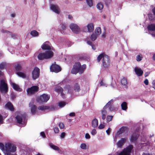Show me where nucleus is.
Returning a JSON list of instances; mask_svg holds the SVG:
<instances>
[{
    "label": "nucleus",
    "mask_w": 155,
    "mask_h": 155,
    "mask_svg": "<svg viewBox=\"0 0 155 155\" xmlns=\"http://www.w3.org/2000/svg\"><path fill=\"white\" fill-rule=\"evenodd\" d=\"M102 58V66L103 68L105 69L108 68L110 65V60L109 57L104 53H102L97 57V60L99 62Z\"/></svg>",
    "instance_id": "nucleus-1"
},
{
    "label": "nucleus",
    "mask_w": 155,
    "mask_h": 155,
    "mask_svg": "<svg viewBox=\"0 0 155 155\" xmlns=\"http://www.w3.org/2000/svg\"><path fill=\"white\" fill-rule=\"evenodd\" d=\"M86 67V65L85 64L81 66L80 63H75L71 70V73L76 74L78 73L79 74H81L84 72Z\"/></svg>",
    "instance_id": "nucleus-2"
},
{
    "label": "nucleus",
    "mask_w": 155,
    "mask_h": 155,
    "mask_svg": "<svg viewBox=\"0 0 155 155\" xmlns=\"http://www.w3.org/2000/svg\"><path fill=\"white\" fill-rule=\"evenodd\" d=\"M54 55V53L50 51H46L45 52L41 53L38 55V59L40 60L45 59H49L52 58Z\"/></svg>",
    "instance_id": "nucleus-3"
},
{
    "label": "nucleus",
    "mask_w": 155,
    "mask_h": 155,
    "mask_svg": "<svg viewBox=\"0 0 155 155\" xmlns=\"http://www.w3.org/2000/svg\"><path fill=\"white\" fill-rule=\"evenodd\" d=\"M8 88L7 81L5 79L0 80V91L2 93L6 94L8 92Z\"/></svg>",
    "instance_id": "nucleus-4"
},
{
    "label": "nucleus",
    "mask_w": 155,
    "mask_h": 155,
    "mask_svg": "<svg viewBox=\"0 0 155 155\" xmlns=\"http://www.w3.org/2000/svg\"><path fill=\"white\" fill-rule=\"evenodd\" d=\"M5 148L6 152L13 153L16 150V145L10 143H7L5 144Z\"/></svg>",
    "instance_id": "nucleus-5"
},
{
    "label": "nucleus",
    "mask_w": 155,
    "mask_h": 155,
    "mask_svg": "<svg viewBox=\"0 0 155 155\" xmlns=\"http://www.w3.org/2000/svg\"><path fill=\"white\" fill-rule=\"evenodd\" d=\"M133 148L132 145H130L120 152L118 155H131L132 150Z\"/></svg>",
    "instance_id": "nucleus-6"
},
{
    "label": "nucleus",
    "mask_w": 155,
    "mask_h": 155,
    "mask_svg": "<svg viewBox=\"0 0 155 155\" xmlns=\"http://www.w3.org/2000/svg\"><path fill=\"white\" fill-rule=\"evenodd\" d=\"M50 96L47 94H43L38 97L37 98V101L40 103L47 102L49 99Z\"/></svg>",
    "instance_id": "nucleus-7"
},
{
    "label": "nucleus",
    "mask_w": 155,
    "mask_h": 155,
    "mask_svg": "<svg viewBox=\"0 0 155 155\" xmlns=\"http://www.w3.org/2000/svg\"><path fill=\"white\" fill-rule=\"evenodd\" d=\"M39 90V88L37 86H33L30 88H28L27 91L28 94L31 95L34 94L38 92Z\"/></svg>",
    "instance_id": "nucleus-8"
},
{
    "label": "nucleus",
    "mask_w": 155,
    "mask_h": 155,
    "mask_svg": "<svg viewBox=\"0 0 155 155\" xmlns=\"http://www.w3.org/2000/svg\"><path fill=\"white\" fill-rule=\"evenodd\" d=\"M39 69L37 67H35L32 72V77L33 79L35 80L38 78L39 77Z\"/></svg>",
    "instance_id": "nucleus-9"
},
{
    "label": "nucleus",
    "mask_w": 155,
    "mask_h": 155,
    "mask_svg": "<svg viewBox=\"0 0 155 155\" xmlns=\"http://www.w3.org/2000/svg\"><path fill=\"white\" fill-rule=\"evenodd\" d=\"M50 69L51 71L55 73H58L61 71L60 66L55 64H53L51 66Z\"/></svg>",
    "instance_id": "nucleus-10"
},
{
    "label": "nucleus",
    "mask_w": 155,
    "mask_h": 155,
    "mask_svg": "<svg viewBox=\"0 0 155 155\" xmlns=\"http://www.w3.org/2000/svg\"><path fill=\"white\" fill-rule=\"evenodd\" d=\"M70 27L72 31L75 33L78 34L80 31V28L79 26L76 24H71L70 25Z\"/></svg>",
    "instance_id": "nucleus-11"
},
{
    "label": "nucleus",
    "mask_w": 155,
    "mask_h": 155,
    "mask_svg": "<svg viewBox=\"0 0 155 155\" xmlns=\"http://www.w3.org/2000/svg\"><path fill=\"white\" fill-rule=\"evenodd\" d=\"M129 129L127 127L123 126L121 127L118 131L117 132V134L120 135V134L124 133H127L128 132Z\"/></svg>",
    "instance_id": "nucleus-12"
},
{
    "label": "nucleus",
    "mask_w": 155,
    "mask_h": 155,
    "mask_svg": "<svg viewBox=\"0 0 155 155\" xmlns=\"http://www.w3.org/2000/svg\"><path fill=\"white\" fill-rule=\"evenodd\" d=\"M50 8L51 10L55 13L58 14L60 11V9L57 5L51 4L50 5Z\"/></svg>",
    "instance_id": "nucleus-13"
},
{
    "label": "nucleus",
    "mask_w": 155,
    "mask_h": 155,
    "mask_svg": "<svg viewBox=\"0 0 155 155\" xmlns=\"http://www.w3.org/2000/svg\"><path fill=\"white\" fill-rule=\"evenodd\" d=\"M25 117L24 114H19L17 115L15 117L17 122L19 124H21L22 122V118Z\"/></svg>",
    "instance_id": "nucleus-14"
},
{
    "label": "nucleus",
    "mask_w": 155,
    "mask_h": 155,
    "mask_svg": "<svg viewBox=\"0 0 155 155\" xmlns=\"http://www.w3.org/2000/svg\"><path fill=\"white\" fill-rule=\"evenodd\" d=\"M126 141V138H121L117 143V145L118 147L120 148L121 147Z\"/></svg>",
    "instance_id": "nucleus-15"
},
{
    "label": "nucleus",
    "mask_w": 155,
    "mask_h": 155,
    "mask_svg": "<svg viewBox=\"0 0 155 155\" xmlns=\"http://www.w3.org/2000/svg\"><path fill=\"white\" fill-rule=\"evenodd\" d=\"M5 107L6 109L9 110L11 111H13L14 108L12 104L10 102H8L5 105Z\"/></svg>",
    "instance_id": "nucleus-16"
},
{
    "label": "nucleus",
    "mask_w": 155,
    "mask_h": 155,
    "mask_svg": "<svg viewBox=\"0 0 155 155\" xmlns=\"http://www.w3.org/2000/svg\"><path fill=\"white\" fill-rule=\"evenodd\" d=\"M139 137L138 134L134 132L131 135L130 138V141L131 142L136 141Z\"/></svg>",
    "instance_id": "nucleus-17"
},
{
    "label": "nucleus",
    "mask_w": 155,
    "mask_h": 155,
    "mask_svg": "<svg viewBox=\"0 0 155 155\" xmlns=\"http://www.w3.org/2000/svg\"><path fill=\"white\" fill-rule=\"evenodd\" d=\"M55 90L58 93H61V96L63 98L64 97V94L63 93V90L61 87L60 86H58L56 87L55 88Z\"/></svg>",
    "instance_id": "nucleus-18"
},
{
    "label": "nucleus",
    "mask_w": 155,
    "mask_h": 155,
    "mask_svg": "<svg viewBox=\"0 0 155 155\" xmlns=\"http://www.w3.org/2000/svg\"><path fill=\"white\" fill-rule=\"evenodd\" d=\"M134 70L136 74L138 76H141L143 73V71L140 68H136Z\"/></svg>",
    "instance_id": "nucleus-19"
},
{
    "label": "nucleus",
    "mask_w": 155,
    "mask_h": 155,
    "mask_svg": "<svg viewBox=\"0 0 155 155\" xmlns=\"http://www.w3.org/2000/svg\"><path fill=\"white\" fill-rule=\"evenodd\" d=\"M11 85L13 88L15 90L17 91H21V89L20 88L19 86L16 84L12 82Z\"/></svg>",
    "instance_id": "nucleus-20"
},
{
    "label": "nucleus",
    "mask_w": 155,
    "mask_h": 155,
    "mask_svg": "<svg viewBox=\"0 0 155 155\" xmlns=\"http://www.w3.org/2000/svg\"><path fill=\"white\" fill-rule=\"evenodd\" d=\"M120 83L126 88H127V79L125 78L124 77L120 81Z\"/></svg>",
    "instance_id": "nucleus-21"
},
{
    "label": "nucleus",
    "mask_w": 155,
    "mask_h": 155,
    "mask_svg": "<svg viewBox=\"0 0 155 155\" xmlns=\"http://www.w3.org/2000/svg\"><path fill=\"white\" fill-rule=\"evenodd\" d=\"M73 88L75 91L79 92L81 90L80 86L78 83H75L74 84Z\"/></svg>",
    "instance_id": "nucleus-22"
},
{
    "label": "nucleus",
    "mask_w": 155,
    "mask_h": 155,
    "mask_svg": "<svg viewBox=\"0 0 155 155\" xmlns=\"http://www.w3.org/2000/svg\"><path fill=\"white\" fill-rule=\"evenodd\" d=\"M98 126V121L96 118L94 119L92 121V126L95 128L97 127Z\"/></svg>",
    "instance_id": "nucleus-23"
},
{
    "label": "nucleus",
    "mask_w": 155,
    "mask_h": 155,
    "mask_svg": "<svg viewBox=\"0 0 155 155\" xmlns=\"http://www.w3.org/2000/svg\"><path fill=\"white\" fill-rule=\"evenodd\" d=\"M147 28L150 31H155V24H151L148 25L147 26Z\"/></svg>",
    "instance_id": "nucleus-24"
},
{
    "label": "nucleus",
    "mask_w": 155,
    "mask_h": 155,
    "mask_svg": "<svg viewBox=\"0 0 155 155\" xmlns=\"http://www.w3.org/2000/svg\"><path fill=\"white\" fill-rule=\"evenodd\" d=\"M88 31L89 32H92L94 29V25L93 23H90L87 25Z\"/></svg>",
    "instance_id": "nucleus-25"
},
{
    "label": "nucleus",
    "mask_w": 155,
    "mask_h": 155,
    "mask_svg": "<svg viewBox=\"0 0 155 155\" xmlns=\"http://www.w3.org/2000/svg\"><path fill=\"white\" fill-rule=\"evenodd\" d=\"M30 107H31V113L33 114H35L37 111V106L35 105H32Z\"/></svg>",
    "instance_id": "nucleus-26"
},
{
    "label": "nucleus",
    "mask_w": 155,
    "mask_h": 155,
    "mask_svg": "<svg viewBox=\"0 0 155 155\" xmlns=\"http://www.w3.org/2000/svg\"><path fill=\"white\" fill-rule=\"evenodd\" d=\"M49 145L50 147L54 150L59 151L60 150V148L58 146L54 145L52 143H49Z\"/></svg>",
    "instance_id": "nucleus-27"
},
{
    "label": "nucleus",
    "mask_w": 155,
    "mask_h": 155,
    "mask_svg": "<svg viewBox=\"0 0 155 155\" xmlns=\"http://www.w3.org/2000/svg\"><path fill=\"white\" fill-rule=\"evenodd\" d=\"M14 68L16 71H19L22 68L21 65L19 63H17L15 65Z\"/></svg>",
    "instance_id": "nucleus-28"
},
{
    "label": "nucleus",
    "mask_w": 155,
    "mask_h": 155,
    "mask_svg": "<svg viewBox=\"0 0 155 155\" xmlns=\"http://www.w3.org/2000/svg\"><path fill=\"white\" fill-rule=\"evenodd\" d=\"M30 35H32L33 37H37L38 35V32L36 30H32L30 32Z\"/></svg>",
    "instance_id": "nucleus-29"
},
{
    "label": "nucleus",
    "mask_w": 155,
    "mask_h": 155,
    "mask_svg": "<svg viewBox=\"0 0 155 155\" xmlns=\"http://www.w3.org/2000/svg\"><path fill=\"white\" fill-rule=\"evenodd\" d=\"M121 107L122 110H126L127 108V104L126 102H123L121 104Z\"/></svg>",
    "instance_id": "nucleus-30"
},
{
    "label": "nucleus",
    "mask_w": 155,
    "mask_h": 155,
    "mask_svg": "<svg viewBox=\"0 0 155 155\" xmlns=\"http://www.w3.org/2000/svg\"><path fill=\"white\" fill-rule=\"evenodd\" d=\"M41 48L43 50H50L51 49L50 46L46 44H44L42 46Z\"/></svg>",
    "instance_id": "nucleus-31"
},
{
    "label": "nucleus",
    "mask_w": 155,
    "mask_h": 155,
    "mask_svg": "<svg viewBox=\"0 0 155 155\" xmlns=\"http://www.w3.org/2000/svg\"><path fill=\"white\" fill-rule=\"evenodd\" d=\"M101 32V29L100 27H97L96 28L95 30V34L98 36L100 35Z\"/></svg>",
    "instance_id": "nucleus-32"
},
{
    "label": "nucleus",
    "mask_w": 155,
    "mask_h": 155,
    "mask_svg": "<svg viewBox=\"0 0 155 155\" xmlns=\"http://www.w3.org/2000/svg\"><path fill=\"white\" fill-rule=\"evenodd\" d=\"M49 108V107L46 106H41L38 107V110H45L48 109Z\"/></svg>",
    "instance_id": "nucleus-33"
},
{
    "label": "nucleus",
    "mask_w": 155,
    "mask_h": 155,
    "mask_svg": "<svg viewBox=\"0 0 155 155\" xmlns=\"http://www.w3.org/2000/svg\"><path fill=\"white\" fill-rule=\"evenodd\" d=\"M87 42L88 45L91 46L93 50H95L96 49L95 45H94L93 44L92 42L91 41H87Z\"/></svg>",
    "instance_id": "nucleus-34"
},
{
    "label": "nucleus",
    "mask_w": 155,
    "mask_h": 155,
    "mask_svg": "<svg viewBox=\"0 0 155 155\" xmlns=\"http://www.w3.org/2000/svg\"><path fill=\"white\" fill-rule=\"evenodd\" d=\"M97 36L96 34L93 33L91 35V39L93 41H94L97 39Z\"/></svg>",
    "instance_id": "nucleus-35"
},
{
    "label": "nucleus",
    "mask_w": 155,
    "mask_h": 155,
    "mask_svg": "<svg viewBox=\"0 0 155 155\" xmlns=\"http://www.w3.org/2000/svg\"><path fill=\"white\" fill-rule=\"evenodd\" d=\"M97 7L100 10H102L103 8V5L101 2L99 3L97 5Z\"/></svg>",
    "instance_id": "nucleus-36"
},
{
    "label": "nucleus",
    "mask_w": 155,
    "mask_h": 155,
    "mask_svg": "<svg viewBox=\"0 0 155 155\" xmlns=\"http://www.w3.org/2000/svg\"><path fill=\"white\" fill-rule=\"evenodd\" d=\"M6 64L5 62H2L0 64V69L1 70L4 69L6 66Z\"/></svg>",
    "instance_id": "nucleus-37"
},
{
    "label": "nucleus",
    "mask_w": 155,
    "mask_h": 155,
    "mask_svg": "<svg viewBox=\"0 0 155 155\" xmlns=\"http://www.w3.org/2000/svg\"><path fill=\"white\" fill-rule=\"evenodd\" d=\"M17 74L20 77H22L23 78H26V75L23 72H18Z\"/></svg>",
    "instance_id": "nucleus-38"
},
{
    "label": "nucleus",
    "mask_w": 155,
    "mask_h": 155,
    "mask_svg": "<svg viewBox=\"0 0 155 155\" xmlns=\"http://www.w3.org/2000/svg\"><path fill=\"white\" fill-rule=\"evenodd\" d=\"M87 4L89 7H91L93 6V3L92 0H86Z\"/></svg>",
    "instance_id": "nucleus-39"
},
{
    "label": "nucleus",
    "mask_w": 155,
    "mask_h": 155,
    "mask_svg": "<svg viewBox=\"0 0 155 155\" xmlns=\"http://www.w3.org/2000/svg\"><path fill=\"white\" fill-rule=\"evenodd\" d=\"M113 118V116L108 115L107 117V122L108 123L111 121Z\"/></svg>",
    "instance_id": "nucleus-40"
},
{
    "label": "nucleus",
    "mask_w": 155,
    "mask_h": 155,
    "mask_svg": "<svg viewBox=\"0 0 155 155\" xmlns=\"http://www.w3.org/2000/svg\"><path fill=\"white\" fill-rule=\"evenodd\" d=\"M66 104V103L64 101H61L59 102L58 103L59 106L60 107H64Z\"/></svg>",
    "instance_id": "nucleus-41"
},
{
    "label": "nucleus",
    "mask_w": 155,
    "mask_h": 155,
    "mask_svg": "<svg viewBox=\"0 0 155 155\" xmlns=\"http://www.w3.org/2000/svg\"><path fill=\"white\" fill-rule=\"evenodd\" d=\"M142 56L141 54L138 55L136 56V60L138 61H140L142 60Z\"/></svg>",
    "instance_id": "nucleus-42"
},
{
    "label": "nucleus",
    "mask_w": 155,
    "mask_h": 155,
    "mask_svg": "<svg viewBox=\"0 0 155 155\" xmlns=\"http://www.w3.org/2000/svg\"><path fill=\"white\" fill-rule=\"evenodd\" d=\"M113 99L111 100L110 101L108 102L104 106L105 108H108L109 107V106L110 105L113 103Z\"/></svg>",
    "instance_id": "nucleus-43"
},
{
    "label": "nucleus",
    "mask_w": 155,
    "mask_h": 155,
    "mask_svg": "<svg viewBox=\"0 0 155 155\" xmlns=\"http://www.w3.org/2000/svg\"><path fill=\"white\" fill-rule=\"evenodd\" d=\"M66 25L65 23L61 24V27L63 30H65L66 28Z\"/></svg>",
    "instance_id": "nucleus-44"
},
{
    "label": "nucleus",
    "mask_w": 155,
    "mask_h": 155,
    "mask_svg": "<svg viewBox=\"0 0 155 155\" xmlns=\"http://www.w3.org/2000/svg\"><path fill=\"white\" fill-rule=\"evenodd\" d=\"M107 108V107L105 108V106H104V107L103 109L102 110V111H101L102 114H107V110H106V109Z\"/></svg>",
    "instance_id": "nucleus-45"
},
{
    "label": "nucleus",
    "mask_w": 155,
    "mask_h": 155,
    "mask_svg": "<svg viewBox=\"0 0 155 155\" xmlns=\"http://www.w3.org/2000/svg\"><path fill=\"white\" fill-rule=\"evenodd\" d=\"M0 149L3 151L5 150V146L2 143H0Z\"/></svg>",
    "instance_id": "nucleus-46"
},
{
    "label": "nucleus",
    "mask_w": 155,
    "mask_h": 155,
    "mask_svg": "<svg viewBox=\"0 0 155 155\" xmlns=\"http://www.w3.org/2000/svg\"><path fill=\"white\" fill-rule=\"evenodd\" d=\"M80 147L83 149H85L86 148V145L85 143H82Z\"/></svg>",
    "instance_id": "nucleus-47"
},
{
    "label": "nucleus",
    "mask_w": 155,
    "mask_h": 155,
    "mask_svg": "<svg viewBox=\"0 0 155 155\" xmlns=\"http://www.w3.org/2000/svg\"><path fill=\"white\" fill-rule=\"evenodd\" d=\"M109 109L110 111H112L114 110H115V108L114 106L112 105L110 107Z\"/></svg>",
    "instance_id": "nucleus-48"
},
{
    "label": "nucleus",
    "mask_w": 155,
    "mask_h": 155,
    "mask_svg": "<svg viewBox=\"0 0 155 155\" xmlns=\"http://www.w3.org/2000/svg\"><path fill=\"white\" fill-rule=\"evenodd\" d=\"M59 126L60 129H62L64 128V125L61 122L59 124Z\"/></svg>",
    "instance_id": "nucleus-49"
},
{
    "label": "nucleus",
    "mask_w": 155,
    "mask_h": 155,
    "mask_svg": "<svg viewBox=\"0 0 155 155\" xmlns=\"http://www.w3.org/2000/svg\"><path fill=\"white\" fill-rule=\"evenodd\" d=\"M54 130L56 134L58 133L59 131V129L57 127H54Z\"/></svg>",
    "instance_id": "nucleus-50"
},
{
    "label": "nucleus",
    "mask_w": 155,
    "mask_h": 155,
    "mask_svg": "<svg viewBox=\"0 0 155 155\" xmlns=\"http://www.w3.org/2000/svg\"><path fill=\"white\" fill-rule=\"evenodd\" d=\"M96 130L95 129H93L91 132V134L93 135H95L96 134Z\"/></svg>",
    "instance_id": "nucleus-51"
},
{
    "label": "nucleus",
    "mask_w": 155,
    "mask_h": 155,
    "mask_svg": "<svg viewBox=\"0 0 155 155\" xmlns=\"http://www.w3.org/2000/svg\"><path fill=\"white\" fill-rule=\"evenodd\" d=\"M100 85L101 86H106V84L104 83L102 80L100 82Z\"/></svg>",
    "instance_id": "nucleus-52"
},
{
    "label": "nucleus",
    "mask_w": 155,
    "mask_h": 155,
    "mask_svg": "<svg viewBox=\"0 0 155 155\" xmlns=\"http://www.w3.org/2000/svg\"><path fill=\"white\" fill-rule=\"evenodd\" d=\"M65 135L66 134L64 132H62L61 134L60 137L62 138H64V137L65 136Z\"/></svg>",
    "instance_id": "nucleus-53"
},
{
    "label": "nucleus",
    "mask_w": 155,
    "mask_h": 155,
    "mask_svg": "<svg viewBox=\"0 0 155 155\" xmlns=\"http://www.w3.org/2000/svg\"><path fill=\"white\" fill-rule=\"evenodd\" d=\"M104 125L102 124H100L98 127L99 129H101L104 128Z\"/></svg>",
    "instance_id": "nucleus-54"
},
{
    "label": "nucleus",
    "mask_w": 155,
    "mask_h": 155,
    "mask_svg": "<svg viewBox=\"0 0 155 155\" xmlns=\"http://www.w3.org/2000/svg\"><path fill=\"white\" fill-rule=\"evenodd\" d=\"M40 134L43 138H45L46 137V135L44 132H41L40 133Z\"/></svg>",
    "instance_id": "nucleus-55"
},
{
    "label": "nucleus",
    "mask_w": 155,
    "mask_h": 155,
    "mask_svg": "<svg viewBox=\"0 0 155 155\" xmlns=\"http://www.w3.org/2000/svg\"><path fill=\"white\" fill-rule=\"evenodd\" d=\"M149 20L150 21L153 20L154 19V18L153 17L152 15V14L150 15L149 16Z\"/></svg>",
    "instance_id": "nucleus-56"
},
{
    "label": "nucleus",
    "mask_w": 155,
    "mask_h": 155,
    "mask_svg": "<svg viewBox=\"0 0 155 155\" xmlns=\"http://www.w3.org/2000/svg\"><path fill=\"white\" fill-rule=\"evenodd\" d=\"M85 137L86 139H90V138L91 137H90V135L88 134L87 133L85 134Z\"/></svg>",
    "instance_id": "nucleus-57"
},
{
    "label": "nucleus",
    "mask_w": 155,
    "mask_h": 155,
    "mask_svg": "<svg viewBox=\"0 0 155 155\" xmlns=\"http://www.w3.org/2000/svg\"><path fill=\"white\" fill-rule=\"evenodd\" d=\"M144 83L146 85H148L149 84L148 81L147 79H146L144 81Z\"/></svg>",
    "instance_id": "nucleus-58"
},
{
    "label": "nucleus",
    "mask_w": 155,
    "mask_h": 155,
    "mask_svg": "<svg viewBox=\"0 0 155 155\" xmlns=\"http://www.w3.org/2000/svg\"><path fill=\"white\" fill-rule=\"evenodd\" d=\"M152 84L153 87L155 90V80L153 81Z\"/></svg>",
    "instance_id": "nucleus-59"
},
{
    "label": "nucleus",
    "mask_w": 155,
    "mask_h": 155,
    "mask_svg": "<svg viewBox=\"0 0 155 155\" xmlns=\"http://www.w3.org/2000/svg\"><path fill=\"white\" fill-rule=\"evenodd\" d=\"M69 115L70 117H74L75 116V114L74 112H72L70 113L69 114Z\"/></svg>",
    "instance_id": "nucleus-60"
},
{
    "label": "nucleus",
    "mask_w": 155,
    "mask_h": 155,
    "mask_svg": "<svg viewBox=\"0 0 155 155\" xmlns=\"http://www.w3.org/2000/svg\"><path fill=\"white\" fill-rule=\"evenodd\" d=\"M3 122V117L0 114V124H2Z\"/></svg>",
    "instance_id": "nucleus-61"
},
{
    "label": "nucleus",
    "mask_w": 155,
    "mask_h": 155,
    "mask_svg": "<svg viewBox=\"0 0 155 155\" xmlns=\"http://www.w3.org/2000/svg\"><path fill=\"white\" fill-rule=\"evenodd\" d=\"M102 114V119L103 120H104L105 119L106 117V114Z\"/></svg>",
    "instance_id": "nucleus-62"
},
{
    "label": "nucleus",
    "mask_w": 155,
    "mask_h": 155,
    "mask_svg": "<svg viewBox=\"0 0 155 155\" xmlns=\"http://www.w3.org/2000/svg\"><path fill=\"white\" fill-rule=\"evenodd\" d=\"M111 130V129L110 128H109L108 129H107L106 131V132L108 135H109L110 134V130Z\"/></svg>",
    "instance_id": "nucleus-63"
},
{
    "label": "nucleus",
    "mask_w": 155,
    "mask_h": 155,
    "mask_svg": "<svg viewBox=\"0 0 155 155\" xmlns=\"http://www.w3.org/2000/svg\"><path fill=\"white\" fill-rule=\"evenodd\" d=\"M10 152H6L5 153V155H13Z\"/></svg>",
    "instance_id": "nucleus-64"
}]
</instances>
